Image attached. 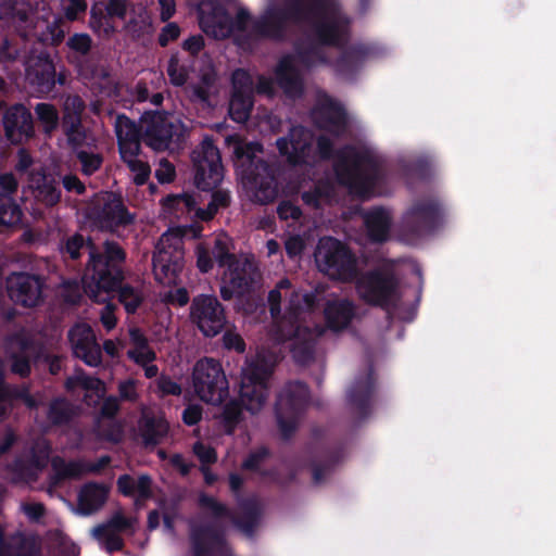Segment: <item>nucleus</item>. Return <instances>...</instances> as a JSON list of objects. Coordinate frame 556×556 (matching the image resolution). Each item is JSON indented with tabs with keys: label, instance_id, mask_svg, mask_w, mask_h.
<instances>
[{
	"label": "nucleus",
	"instance_id": "f257e3e1",
	"mask_svg": "<svg viewBox=\"0 0 556 556\" xmlns=\"http://www.w3.org/2000/svg\"><path fill=\"white\" fill-rule=\"evenodd\" d=\"M420 264L407 256L384 257V341L402 340L414 321L424 291Z\"/></svg>",
	"mask_w": 556,
	"mask_h": 556
},
{
	"label": "nucleus",
	"instance_id": "f03ea898",
	"mask_svg": "<svg viewBox=\"0 0 556 556\" xmlns=\"http://www.w3.org/2000/svg\"><path fill=\"white\" fill-rule=\"evenodd\" d=\"M446 218V203L434 189L412 199L395 224L391 210L384 207V243L393 239L408 247H417L443 229Z\"/></svg>",
	"mask_w": 556,
	"mask_h": 556
},
{
	"label": "nucleus",
	"instance_id": "7ed1b4c3",
	"mask_svg": "<svg viewBox=\"0 0 556 556\" xmlns=\"http://www.w3.org/2000/svg\"><path fill=\"white\" fill-rule=\"evenodd\" d=\"M288 301L286 304V312L283 316L276 321L275 340L282 342L287 339L293 340L292 351L294 357L300 362L302 361L298 344L308 343L321 334V329L317 328L314 331L302 329V324L305 323L304 314L309 311L314 305V298L309 294H303L292 289L289 280H281L277 287L269 292L268 301L270 305V313L276 318L281 312V301Z\"/></svg>",
	"mask_w": 556,
	"mask_h": 556
},
{
	"label": "nucleus",
	"instance_id": "20e7f679",
	"mask_svg": "<svg viewBox=\"0 0 556 556\" xmlns=\"http://www.w3.org/2000/svg\"><path fill=\"white\" fill-rule=\"evenodd\" d=\"M124 260V253L117 244H105V256L90 251L89 264L83 277L87 295L94 302L104 303L111 298L122 280L118 264Z\"/></svg>",
	"mask_w": 556,
	"mask_h": 556
},
{
	"label": "nucleus",
	"instance_id": "39448f33",
	"mask_svg": "<svg viewBox=\"0 0 556 556\" xmlns=\"http://www.w3.org/2000/svg\"><path fill=\"white\" fill-rule=\"evenodd\" d=\"M200 232V227L190 226L170 228L162 235L153 255V274L160 283L172 286L177 282L184 266L182 239L189 233L197 238Z\"/></svg>",
	"mask_w": 556,
	"mask_h": 556
},
{
	"label": "nucleus",
	"instance_id": "423d86ee",
	"mask_svg": "<svg viewBox=\"0 0 556 556\" xmlns=\"http://www.w3.org/2000/svg\"><path fill=\"white\" fill-rule=\"evenodd\" d=\"M274 359H266L257 354L254 361H249L242 369L240 400L247 410L257 413L266 399V381L271 372Z\"/></svg>",
	"mask_w": 556,
	"mask_h": 556
},
{
	"label": "nucleus",
	"instance_id": "0eeeda50",
	"mask_svg": "<svg viewBox=\"0 0 556 556\" xmlns=\"http://www.w3.org/2000/svg\"><path fill=\"white\" fill-rule=\"evenodd\" d=\"M231 245L230 238L225 233H219L215 239L214 253L220 267L227 266L223 275V285L220 292L224 299H230L235 294H241L252 282V278L248 280L247 276L253 273L251 263L245 262L240 265L239 262L233 260L229 253Z\"/></svg>",
	"mask_w": 556,
	"mask_h": 556
},
{
	"label": "nucleus",
	"instance_id": "6e6552de",
	"mask_svg": "<svg viewBox=\"0 0 556 556\" xmlns=\"http://www.w3.org/2000/svg\"><path fill=\"white\" fill-rule=\"evenodd\" d=\"M140 128L144 142L156 151L165 150L172 142L179 141L186 131L179 118L161 112L144 114Z\"/></svg>",
	"mask_w": 556,
	"mask_h": 556
},
{
	"label": "nucleus",
	"instance_id": "1a4fd4ad",
	"mask_svg": "<svg viewBox=\"0 0 556 556\" xmlns=\"http://www.w3.org/2000/svg\"><path fill=\"white\" fill-rule=\"evenodd\" d=\"M193 387L202 401L220 403L228 391V382L220 364L211 358L200 359L193 369Z\"/></svg>",
	"mask_w": 556,
	"mask_h": 556
},
{
	"label": "nucleus",
	"instance_id": "9d476101",
	"mask_svg": "<svg viewBox=\"0 0 556 556\" xmlns=\"http://www.w3.org/2000/svg\"><path fill=\"white\" fill-rule=\"evenodd\" d=\"M339 180L346 185L351 192L368 198L376 184L377 170L368 155L353 154L336 168Z\"/></svg>",
	"mask_w": 556,
	"mask_h": 556
},
{
	"label": "nucleus",
	"instance_id": "9b49d317",
	"mask_svg": "<svg viewBox=\"0 0 556 556\" xmlns=\"http://www.w3.org/2000/svg\"><path fill=\"white\" fill-rule=\"evenodd\" d=\"M315 260L318 268L331 278L346 280L352 276L354 269L353 257L333 238H324L319 241Z\"/></svg>",
	"mask_w": 556,
	"mask_h": 556
},
{
	"label": "nucleus",
	"instance_id": "f8f14e48",
	"mask_svg": "<svg viewBox=\"0 0 556 556\" xmlns=\"http://www.w3.org/2000/svg\"><path fill=\"white\" fill-rule=\"evenodd\" d=\"M197 172L195 185L202 190H212L223 180V166L218 149L205 138L192 155Z\"/></svg>",
	"mask_w": 556,
	"mask_h": 556
},
{
	"label": "nucleus",
	"instance_id": "ddd939ff",
	"mask_svg": "<svg viewBox=\"0 0 556 556\" xmlns=\"http://www.w3.org/2000/svg\"><path fill=\"white\" fill-rule=\"evenodd\" d=\"M313 118L318 128L325 134L318 137V152L321 157H327L330 153V141L327 137H338L341 135L346 125L345 114L342 108L326 98L323 102L313 111Z\"/></svg>",
	"mask_w": 556,
	"mask_h": 556
},
{
	"label": "nucleus",
	"instance_id": "4468645a",
	"mask_svg": "<svg viewBox=\"0 0 556 556\" xmlns=\"http://www.w3.org/2000/svg\"><path fill=\"white\" fill-rule=\"evenodd\" d=\"M198 10L201 28L215 38H226L232 35L236 28L245 29L250 23L244 11L238 13L237 22L232 25L224 10L216 4L202 2Z\"/></svg>",
	"mask_w": 556,
	"mask_h": 556
},
{
	"label": "nucleus",
	"instance_id": "2eb2a0df",
	"mask_svg": "<svg viewBox=\"0 0 556 556\" xmlns=\"http://www.w3.org/2000/svg\"><path fill=\"white\" fill-rule=\"evenodd\" d=\"M88 217L100 228L113 229L114 227L130 222L121 199L110 192H104L94 198Z\"/></svg>",
	"mask_w": 556,
	"mask_h": 556
},
{
	"label": "nucleus",
	"instance_id": "dca6fc26",
	"mask_svg": "<svg viewBox=\"0 0 556 556\" xmlns=\"http://www.w3.org/2000/svg\"><path fill=\"white\" fill-rule=\"evenodd\" d=\"M191 318L206 337L219 333L225 325L224 311L215 296L200 295L193 300Z\"/></svg>",
	"mask_w": 556,
	"mask_h": 556
},
{
	"label": "nucleus",
	"instance_id": "f3484780",
	"mask_svg": "<svg viewBox=\"0 0 556 556\" xmlns=\"http://www.w3.org/2000/svg\"><path fill=\"white\" fill-rule=\"evenodd\" d=\"M399 174L406 188L413 192L419 186L430 185L437 176V166L432 156L419 154L399 162Z\"/></svg>",
	"mask_w": 556,
	"mask_h": 556
},
{
	"label": "nucleus",
	"instance_id": "a211bd4d",
	"mask_svg": "<svg viewBox=\"0 0 556 556\" xmlns=\"http://www.w3.org/2000/svg\"><path fill=\"white\" fill-rule=\"evenodd\" d=\"M74 354L89 366L101 363V349L96 341L91 327L87 324H77L68 332Z\"/></svg>",
	"mask_w": 556,
	"mask_h": 556
},
{
	"label": "nucleus",
	"instance_id": "6ab92c4d",
	"mask_svg": "<svg viewBox=\"0 0 556 556\" xmlns=\"http://www.w3.org/2000/svg\"><path fill=\"white\" fill-rule=\"evenodd\" d=\"M233 94L229 104V115L237 123L248 119L252 108V80L250 75L238 70L232 75Z\"/></svg>",
	"mask_w": 556,
	"mask_h": 556
},
{
	"label": "nucleus",
	"instance_id": "aec40b11",
	"mask_svg": "<svg viewBox=\"0 0 556 556\" xmlns=\"http://www.w3.org/2000/svg\"><path fill=\"white\" fill-rule=\"evenodd\" d=\"M84 110V102L77 96L67 97L64 102L63 127L68 141L74 147L83 144L90 146L93 138L80 129V114Z\"/></svg>",
	"mask_w": 556,
	"mask_h": 556
},
{
	"label": "nucleus",
	"instance_id": "412c9836",
	"mask_svg": "<svg viewBox=\"0 0 556 556\" xmlns=\"http://www.w3.org/2000/svg\"><path fill=\"white\" fill-rule=\"evenodd\" d=\"M8 293L15 303L35 306L41 296V283L34 276L13 274L8 278Z\"/></svg>",
	"mask_w": 556,
	"mask_h": 556
},
{
	"label": "nucleus",
	"instance_id": "4be33fe9",
	"mask_svg": "<svg viewBox=\"0 0 556 556\" xmlns=\"http://www.w3.org/2000/svg\"><path fill=\"white\" fill-rule=\"evenodd\" d=\"M312 136L302 127L291 129L288 138L277 140V147L281 155L290 163L298 164L306 162L311 153Z\"/></svg>",
	"mask_w": 556,
	"mask_h": 556
},
{
	"label": "nucleus",
	"instance_id": "5701e85b",
	"mask_svg": "<svg viewBox=\"0 0 556 556\" xmlns=\"http://www.w3.org/2000/svg\"><path fill=\"white\" fill-rule=\"evenodd\" d=\"M3 124L8 139L13 143H20L34 134L31 114L20 104L10 108L5 112Z\"/></svg>",
	"mask_w": 556,
	"mask_h": 556
},
{
	"label": "nucleus",
	"instance_id": "b1692460",
	"mask_svg": "<svg viewBox=\"0 0 556 556\" xmlns=\"http://www.w3.org/2000/svg\"><path fill=\"white\" fill-rule=\"evenodd\" d=\"M127 13L126 0H109L106 4L97 2L91 8L90 25L93 29L105 35L114 30L112 18H125Z\"/></svg>",
	"mask_w": 556,
	"mask_h": 556
},
{
	"label": "nucleus",
	"instance_id": "393cba45",
	"mask_svg": "<svg viewBox=\"0 0 556 556\" xmlns=\"http://www.w3.org/2000/svg\"><path fill=\"white\" fill-rule=\"evenodd\" d=\"M276 76L278 85L288 96L295 97L301 92L302 79L298 56L283 58L278 65Z\"/></svg>",
	"mask_w": 556,
	"mask_h": 556
},
{
	"label": "nucleus",
	"instance_id": "a878e982",
	"mask_svg": "<svg viewBox=\"0 0 556 556\" xmlns=\"http://www.w3.org/2000/svg\"><path fill=\"white\" fill-rule=\"evenodd\" d=\"M54 66L47 56L31 59L27 63L26 78L31 85L38 86V91L47 92L54 85Z\"/></svg>",
	"mask_w": 556,
	"mask_h": 556
},
{
	"label": "nucleus",
	"instance_id": "bb28decb",
	"mask_svg": "<svg viewBox=\"0 0 556 556\" xmlns=\"http://www.w3.org/2000/svg\"><path fill=\"white\" fill-rule=\"evenodd\" d=\"M115 131L121 155L129 156L132 151H139V131L134 122L124 115H118L115 121Z\"/></svg>",
	"mask_w": 556,
	"mask_h": 556
},
{
	"label": "nucleus",
	"instance_id": "cd10ccee",
	"mask_svg": "<svg viewBox=\"0 0 556 556\" xmlns=\"http://www.w3.org/2000/svg\"><path fill=\"white\" fill-rule=\"evenodd\" d=\"M109 493L104 484H86L78 496L77 511L81 515H90L98 510L106 501Z\"/></svg>",
	"mask_w": 556,
	"mask_h": 556
},
{
	"label": "nucleus",
	"instance_id": "c85d7f7f",
	"mask_svg": "<svg viewBox=\"0 0 556 556\" xmlns=\"http://www.w3.org/2000/svg\"><path fill=\"white\" fill-rule=\"evenodd\" d=\"M129 341L130 348L127 351L129 359L135 362L137 365H147L153 363L156 355L155 352L150 348L146 336L136 327L129 328Z\"/></svg>",
	"mask_w": 556,
	"mask_h": 556
},
{
	"label": "nucleus",
	"instance_id": "c756f323",
	"mask_svg": "<svg viewBox=\"0 0 556 556\" xmlns=\"http://www.w3.org/2000/svg\"><path fill=\"white\" fill-rule=\"evenodd\" d=\"M29 187L34 190L35 198L47 206L60 200V191L55 188L54 179L42 173L31 174Z\"/></svg>",
	"mask_w": 556,
	"mask_h": 556
},
{
	"label": "nucleus",
	"instance_id": "7c9ffc66",
	"mask_svg": "<svg viewBox=\"0 0 556 556\" xmlns=\"http://www.w3.org/2000/svg\"><path fill=\"white\" fill-rule=\"evenodd\" d=\"M70 389H81L85 391V400L89 405H96L104 395L105 388L102 381L97 378L77 374L67 380Z\"/></svg>",
	"mask_w": 556,
	"mask_h": 556
},
{
	"label": "nucleus",
	"instance_id": "2f4dec72",
	"mask_svg": "<svg viewBox=\"0 0 556 556\" xmlns=\"http://www.w3.org/2000/svg\"><path fill=\"white\" fill-rule=\"evenodd\" d=\"M357 290L366 302L380 304L382 299V279L380 271L363 275L357 282Z\"/></svg>",
	"mask_w": 556,
	"mask_h": 556
},
{
	"label": "nucleus",
	"instance_id": "473e14b6",
	"mask_svg": "<svg viewBox=\"0 0 556 556\" xmlns=\"http://www.w3.org/2000/svg\"><path fill=\"white\" fill-rule=\"evenodd\" d=\"M327 323L334 330L348 326L352 317V306L348 301H334L328 304L325 309Z\"/></svg>",
	"mask_w": 556,
	"mask_h": 556
},
{
	"label": "nucleus",
	"instance_id": "72a5a7b5",
	"mask_svg": "<svg viewBox=\"0 0 556 556\" xmlns=\"http://www.w3.org/2000/svg\"><path fill=\"white\" fill-rule=\"evenodd\" d=\"M348 23L345 20H327L316 27V34L325 43H336L346 35Z\"/></svg>",
	"mask_w": 556,
	"mask_h": 556
},
{
	"label": "nucleus",
	"instance_id": "f704fd0d",
	"mask_svg": "<svg viewBox=\"0 0 556 556\" xmlns=\"http://www.w3.org/2000/svg\"><path fill=\"white\" fill-rule=\"evenodd\" d=\"M197 201L188 194L170 195L164 199L163 210L168 216L180 217L195 210Z\"/></svg>",
	"mask_w": 556,
	"mask_h": 556
},
{
	"label": "nucleus",
	"instance_id": "c9c22d12",
	"mask_svg": "<svg viewBox=\"0 0 556 556\" xmlns=\"http://www.w3.org/2000/svg\"><path fill=\"white\" fill-rule=\"evenodd\" d=\"M227 143L232 147L233 154L241 165L248 162H252L257 153L262 151V147L258 143H244L237 137H228Z\"/></svg>",
	"mask_w": 556,
	"mask_h": 556
},
{
	"label": "nucleus",
	"instance_id": "e433bc0d",
	"mask_svg": "<svg viewBox=\"0 0 556 556\" xmlns=\"http://www.w3.org/2000/svg\"><path fill=\"white\" fill-rule=\"evenodd\" d=\"M92 534L109 552L117 551L123 545L121 539L122 533L115 531L114 528H111L108 523L94 528Z\"/></svg>",
	"mask_w": 556,
	"mask_h": 556
},
{
	"label": "nucleus",
	"instance_id": "4c0bfd02",
	"mask_svg": "<svg viewBox=\"0 0 556 556\" xmlns=\"http://www.w3.org/2000/svg\"><path fill=\"white\" fill-rule=\"evenodd\" d=\"M35 113L46 134H50L58 128L59 113L54 105L50 103H38L35 106Z\"/></svg>",
	"mask_w": 556,
	"mask_h": 556
},
{
	"label": "nucleus",
	"instance_id": "58836bf2",
	"mask_svg": "<svg viewBox=\"0 0 556 556\" xmlns=\"http://www.w3.org/2000/svg\"><path fill=\"white\" fill-rule=\"evenodd\" d=\"M22 212L7 195H0V226H15L21 222Z\"/></svg>",
	"mask_w": 556,
	"mask_h": 556
},
{
	"label": "nucleus",
	"instance_id": "ea45409f",
	"mask_svg": "<svg viewBox=\"0 0 556 556\" xmlns=\"http://www.w3.org/2000/svg\"><path fill=\"white\" fill-rule=\"evenodd\" d=\"M52 466L54 471L60 476L64 478H74L78 477L85 471H91L94 470L93 467H90L86 464H83L80 462H70L65 463L61 458H54L52 460Z\"/></svg>",
	"mask_w": 556,
	"mask_h": 556
},
{
	"label": "nucleus",
	"instance_id": "a19ab883",
	"mask_svg": "<svg viewBox=\"0 0 556 556\" xmlns=\"http://www.w3.org/2000/svg\"><path fill=\"white\" fill-rule=\"evenodd\" d=\"M138 152L139 151H132L129 156H121L127 163L130 170L135 174L136 184L142 185L149 177L150 167L146 162L138 159Z\"/></svg>",
	"mask_w": 556,
	"mask_h": 556
},
{
	"label": "nucleus",
	"instance_id": "79ce46f5",
	"mask_svg": "<svg viewBox=\"0 0 556 556\" xmlns=\"http://www.w3.org/2000/svg\"><path fill=\"white\" fill-rule=\"evenodd\" d=\"M118 298L127 313H134L142 302V293L129 286L119 288Z\"/></svg>",
	"mask_w": 556,
	"mask_h": 556
},
{
	"label": "nucleus",
	"instance_id": "37998d69",
	"mask_svg": "<svg viewBox=\"0 0 556 556\" xmlns=\"http://www.w3.org/2000/svg\"><path fill=\"white\" fill-rule=\"evenodd\" d=\"M106 523L119 533L131 534L135 531L137 519L135 517H127L122 511H117Z\"/></svg>",
	"mask_w": 556,
	"mask_h": 556
},
{
	"label": "nucleus",
	"instance_id": "c03bdc74",
	"mask_svg": "<svg viewBox=\"0 0 556 556\" xmlns=\"http://www.w3.org/2000/svg\"><path fill=\"white\" fill-rule=\"evenodd\" d=\"M227 202L228 193H226L225 191L215 192L212 195V201L210 202L207 210H197L195 216L203 220H207L213 217V215L217 212L219 206L226 205Z\"/></svg>",
	"mask_w": 556,
	"mask_h": 556
},
{
	"label": "nucleus",
	"instance_id": "a18cd8bd",
	"mask_svg": "<svg viewBox=\"0 0 556 556\" xmlns=\"http://www.w3.org/2000/svg\"><path fill=\"white\" fill-rule=\"evenodd\" d=\"M167 74L172 84L181 86L187 80L188 70L186 65L179 63L177 58L173 56L168 63Z\"/></svg>",
	"mask_w": 556,
	"mask_h": 556
},
{
	"label": "nucleus",
	"instance_id": "49530a36",
	"mask_svg": "<svg viewBox=\"0 0 556 556\" xmlns=\"http://www.w3.org/2000/svg\"><path fill=\"white\" fill-rule=\"evenodd\" d=\"M215 92V87L210 83L208 79H204L203 86L192 87L190 89V98L193 101H198L203 104L211 105L213 104L212 96Z\"/></svg>",
	"mask_w": 556,
	"mask_h": 556
},
{
	"label": "nucleus",
	"instance_id": "de8ad7c7",
	"mask_svg": "<svg viewBox=\"0 0 556 556\" xmlns=\"http://www.w3.org/2000/svg\"><path fill=\"white\" fill-rule=\"evenodd\" d=\"M167 422L163 419H160L149 426V428L144 432V440L149 444H154L167 433Z\"/></svg>",
	"mask_w": 556,
	"mask_h": 556
},
{
	"label": "nucleus",
	"instance_id": "09e8293b",
	"mask_svg": "<svg viewBox=\"0 0 556 556\" xmlns=\"http://www.w3.org/2000/svg\"><path fill=\"white\" fill-rule=\"evenodd\" d=\"M80 163L83 173L86 175H91L94 173L101 165V157L97 154H89L84 151L78 152L77 154Z\"/></svg>",
	"mask_w": 556,
	"mask_h": 556
},
{
	"label": "nucleus",
	"instance_id": "8fccbe9b",
	"mask_svg": "<svg viewBox=\"0 0 556 556\" xmlns=\"http://www.w3.org/2000/svg\"><path fill=\"white\" fill-rule=\"evenodd\" d=\"M366 227L371 239L380 241L382 238V217L379 213L366 217Z\"/></svg>",
	"mask_w": 556,
	"mask_h": 556
},
{
	"label": "nucleus",
	"instance_id": "3c124183",
	"mask_svg": "<svg viewBox=\"0 0 556 556\" xmlns=\"http://www.w3.org/2000/svg\"><path fill=\"white\" fill-rule=\"evenodd\" d=\"M175 176L174 166L166 160H161L155 169V177L161 184L170 182Z\"/></svg>",
	"mask_w": 556,
	"mask_h": 556
},
{
	"label": "nucleus",
	"instance_id": "603ef678",
	"mask_svg": "<svg viewBox=\"0 0 556 556\" xmlns=\"http://www.w3.org/2000/svg\"><path fill=\"white\" fill-rule=\"evenodd\" d=\"M193 452L199 460L203 464V466L212 464L216 460L215 451L212 447L204 445L203 443L194 444Z\"/></svg>",
	"mask_w": 556,
	"mask_h": 556
},
{
	"label": "nucleus",
	"instance_id": "864d4df0",
	"mask_svg": "<svg viewBox=\"0 0 556 556\" xmlns=\"http://www.w3.org/2000/svg\"><path fill=\"white\" fill-rule=\"evenodd\" d=\"M195 254L198 268L203 273L208 271L212 268L213 262L208 256L207 250L199 244Z\"/></svg>",
	"mask_w": 556,
	"mask_h": 556
},
{
	"label": "nucleus",
	"instance_id": "5fc2aeb1",
	"mask_svg": "<svg viewBox=\"0 0 556 556\" xmlns=\"http://www.w3.org/2000/svg\"><path fill=\"white\" fill-rule=\"evenodd\" d=\"M87 4L85 0H70L68 5L65 9V16L74 21L80 13L86 11Z\"/></svg>",
	"mask_w": 556,
	"mask_h": 556
},
{
	"label": "nucleus",
	"instance_id": "6e6d98bb",
	"mask_svg": "<svg viewBox=\"0 0 556 556\" xmlns=\"http://www.w3.org/2000/svg\"><path fill=\"white\" fill-rule=\"evenodd\" d=\"M157 388H159V391L163 395H166V394L177 395V394H180V392H181V388L179 384H177L173 380L165 378V377H162L159 379Z\"/></svg>",
	"mask_w": 556,
	"mask_h": 556
},
{
	"label": "nucleus",
	"instance_id": "4d7b16f0",
	"mask_svg": "<svg viewBox=\"0 0 556 556\" xmlns=\"http://www.w3.org/2000/svg\"><path fill=\"white\" fill-rule=\"evenodd\" d=\"M68 46L78 52L85 53L90 48V38L83 34L75 35L70 39Z\"/></svg>",
	"mask_w": 556,
	"mask_h": 556
},
{
	"label": "nucleus",
	"instance_id": "13d9d810",
	"mask_svg": "<svg viewBox=\"0 0 556 556\" xmlns=\"http://www.w3.org/2000/svg\"><path fill=\"white\" fill-rule=\"evenodd\" d=\"M83 247L84 238L80 235H75L66 241L65 250L72 258H77Z\"/></svg>",
	"mask_w": 556,
	"mask_h": 556
},
{
	"label": "nucleus",
	"instance_id": "bf43d9fd",
	"mask_svg": "<svg viewBox=\"0 0 556 556\" xmlns=\"http://www.w3.org/2000/svg\"><path fill=\"white\" fill-rule=\"evenodd\" d=\"M300 210L295 205H293L291 202H282L278 206V215L282 219H298L300 217Z\"/></svg>",
	"mask_w": 556,
	"mask_h": 556
},
{
	"label": "nucleus",
	"instance_id": "052dcab7",
	"mask_svg": "<svg viewBox=\"0 0 556 556\" xmlns=\"http://www.w3.org/2000/svg\"><path fill=\"white\" fill-rule=\"evenodd\" d=\"M202 417V409L199 405H189L182 414V419L188 426L195 425Z\"/></svg>",
	"mask_w": 556,
	"mask_h": 556
},
{
	"label": "nucleus",
	"instance_id": "680f3d73",
	"mask_svg": "<svg viewBox=\"0 0 556 556\" xmlns=\"http://www.w3.org/2000/svg\"><path fill=\"white\" fill-rule=\"evenodd\" d=\"M100 318L104 328L109 331L112 330L117 323L114 314V306H112L111 304L104 306L103 309L101 311Z\"/></svg>",
	"mask_w": 556,
	"mask_h": 556
},
{
	"label": "nucleus",
	"instance_id": "e2e57ef3",
	"mask_svg": "<svg viewBox=\"0 0 556 556\" xmlns=\"http://www.w3.org/2000/svg\"><path fill=\"white\" fill-rule=\"evenodd\" d=\"M150 478L147 476H141L137 480H135V495L139 498H146L150 495Z\"/></svg>",
	"mask_w": 556,
	"mask_h": 556
},
{
	"label": "nucleus",
	"instance_id": "0e129e2a",
	"mask_svg": "<svg viewBox=\"0 0 556 556\" xmlns=\"http://www.w3.org/2000/svg\"><path fill=\"white\" fill-rule=\"evenodd\" d=\"M224 344L228 349H235L238 352L244 351V342L242 338L235 332H226L223 337Z\"/></svg>",
	"mask_w": 556,
	"mask_h": 556
},
{
	"label": "nucleus",
	"instance_id": "69168bd1",
	"mask_svg": "<svg viewBox=\"0 0 556 556\" xmlns=\"http://www.w3.org/2000/svg\"><path fill=\"white\" fill-rule=\"evenodd\" d=\"M37 448L38 454L34 455V464L36 469L46 466L49 456V446L47 445L46 441H40L37 444Z\"/></svg>",
	"mask_w": 556,
	"mask_h": 556
},
{
	"label": "nucleus",
	"instance_id": "338daca9",
	"mask_svg": "<svg viewBox=\"0 0 556 556\" xmlns=\"http://www.w3.org/2000/svg\"><path fill=\"white\" fill-rule=\"evenodd\" d=\"M179 36V28L175 23L167 24L161 35H160V43L162 46H166L169 41L176 39Z\"/></svg>",
	"mask_w": 556,
	"mask_h": 556
},
{
	"label": "nucleus",
	"instance_id": "774afa93",
	"mask_svg": "<svg viewBox=\"0 0 556 556\" xmlns=\"http://www.w3.org/2000/svg\"><path fill=\"white\" fill-rule=\"evenodd\" d=\"M118 490L124 495H135V479L130 476L125 475L118 478L117 481Z\"/></svg>",
	"mask_w": 556,
	"mask_h": 556
}]
</instances>
